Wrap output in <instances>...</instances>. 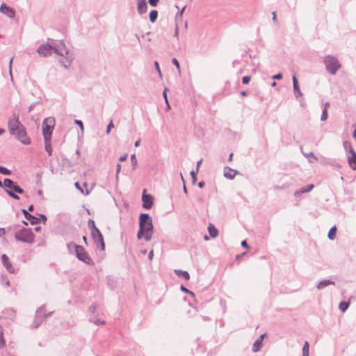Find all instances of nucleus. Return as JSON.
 I'll return each instance as SVG.
<instances>
[{"mask_svg":"<svg viewBox=\"0 0 356 356\" xmlns=\"http://www.w3.org/2000/svg\"><path fill=\"white\" fill-rule=\"evenodd\" d=\"M131 165L133 166V169L134 170L137 165V160L136 158V155L134 154L131 155Z\"/></svg>","mask_w":356,"mask_h":356,"instance_id":"e433bc0d","label":"nucleus"},{"mask_svg":"<svg viewBox=\"0 0 356 356\" xmlns=\"http://www.w3.org/2000/svg\"><path fill=\"white\" fill-rule=\"evenodd\" d=\"M180 289H181V291H184L185 293H189V294H191L193 296H194V293L192 291H191L188 289H187L184 285H181Z\"/></svg>","mask_w":356,"mask_h":356,"instance_id":"49530a36","label":"nucleus"},{"mask_svg":"<svg viewBox=\"0 0 356 356\" xmlns=\"http://www.w3.org/2000/svg\"><path fill=\"white\" fill-rule=\"evenodd\" d=\"M343 147H344L345 150L348 153H350L353 151H355L352 147L350 142L347 141V140L343 142Z\"/></svg>","mask_w":356,"mask_h":356,"instance_id":"2f4dec72","label":"nucleus"},{"mask_svg":"<svg viewBox=\"0 0 356 356\" xmlns=\"http://www.w3.org/2000/svg\"><path fill=\"white\" fill-rule=\"evenodd\" d=\"M88 225L91 232L94 231L95 228H97L95 225V221L92 219L88 220Z\"/></svg>","mask_w":356,"mask_h":356,"instance_id":"f704fd0d","label":"nucleus"},{"mask_svg":"<svg viewBox=\"0 0 356 356\" xmlns=\"http://www.w3.org/2000/svg\"><path fill=\"white\" fill-rule=\"evenodd\" d=\"M45 312V305H43L36 310L35 319L31 325L33 328H37L44 321L43 312Z\"/></svg>","mask_w":356,"mask_h":356,"instance_id":"9b49d317","label":"nucleus"},{"mask_svg":"<svg viewBox=\"0 0 356 356\" xmlns=\"http://www.w3.org/2000/svg\"><path fill=\"white\" fill-rule=\"evenodd\" d=\"M74 185H75V187L77 189H79L82 193H84L83 189L80 186L79 182H76Z\"/></svg>","mask_w":356,"mask_h":356,"instance_id":"680f3d73","label":"nucleus"},{"mask_svg":"<svg viewBox=\"0 0 356 356\" xmlns=\"http://www.w3.org/2000/svg\"><path fill=\"white\" fill-rule=\"evenodd\" d=\"M272 15H273V21L275 23H277V17H276L275 12H273Z\"/></svg>","mask_w":356,"mask_h":356,"instance_id":"338daca9","label":"nucleus"},{"mask_svg":"<svg viewBox=\"0 0 356 356\" xmlns=\"http://www.w3.org/2000/svg\"><path fill=\"white\" fill-rule=\"evenodd\" d=\"M91 236L95 243L102 241L104 239L103 235L98 228H95L94 231L91 232Z\"/></svg>","mask_w":356,"mask_h":356,"instance_id":"4be33fe9","label":"nucleus"},{"mask_svg":"<svg viewBox=\"0 0 356 356\" xmlns=\"http://www.w3.org/2000/svg\"><path fill=\"white\" fill-rule=\"evenodd\" d=\"M292 80H293V91H294L295 97L296 98L302 97V93L300 89L298 79L295 75L293 76Z\"/></svg>","mask_w":356,"mask_h":356,"instance_id":"6ab92c4d","label":"nucleus"},{"mask_svg":"<svg viewBox=\"0 0 356 356\" xmlns=\"http://www.w3.org/2000/svg\"><path fill=\"white\" fill-rule=\"evenodd\" d=\"M314 187V184H309L306 187L301 188L300 190L296 191L294 195L298 197L300 194L311 191Z\"/></svg>","mask_w":356,"mask_h":356,"instance_id":"b1692460","label":"nucleus"},{"mask_svg":"<svg viewBox=\"0 0 356 356\" xmlns=\"http://www.w3.org/2000/svg\"><path fill=\"white\" fill-rule=\"evenodd\" d=\"M97 310V305L95 303L92 304L88 308L89 312V321L93 323L96 325H103L105 323L104 321L100 320L95 314Z\"/></svg>","mask_w":356,"mask_h":356,"instance_id":"f8f14e48","label":"nucleus"},{"mask_svg":"<svg viewBox=\"0 0 356 356\" xmlns=\"http://www.w3.org/2000/svg\"><path fill=\"white\" fill-rule=\"evenodd\" d=\"M79 245H77L73 242H70L67 245V250L70 254H74L77 249L79 250Z\"/></svg>","mask_w":356,"mask_h":356,"instance_id":"bb28decb","label":"nucleus"},{"mask_svg":"<svg viewBox=\"0 0 356 356\" xmlns=\"http://www.w3.org/2000/svg\"><path fill=\"white\" fill-rule=\"evenodd\" d=\"M147 10L146 0H138L137 2V11L139 15L145 14Z\"/></svg>","mask_w":356,"mask_h":356,"instance_id":"a211bd4d","label":"nucleus"},{"mask_svg":"<svg viewBox=\"0 0 356 356\" xmlns=\"http://www.w3.org/2000/svg\"><path fill=\"white\" fill-rule=\"evenodd\" d=\"M121 170V165L120 163H118L116 165V179L118 178V174Z\"/></svg>","mask_w":356,"mask_h":356,"instance_id":"6e6d98bb","label":"nucleus"},{"mask_svg":"<svg viewBox=\"0 0 356 356\" xmlns=\"http://www.w3.org/2000/svg\"><path fill=\"white\" fill-rule=\"evenodd\" d=\"M167 91H168V88H165L164 89L163 92V97L165 99V102L166 104H168V97H167Z\"/></svg>","mask_w":356,"mask_h":356,"instance_id":"864d4df0","label":"nucleus"},{"mask_svg":"<svg viewBox=\"0 0 356 356\" xmlns=\"http://www.w3.org/2000/svg\"><path fill=\"white\" fill-rule=\"evenodd\" d=\"M272 79H277V80L282 79V74L281 73H278V74L273 76Z\"/></svg>","mask_w":356,"mask_h":356,"instance_id":"5fc2aeb1","label":"nucleus"},{"mask_svg":"<svg viewBox=\"0 0 356 356\" xmlns=\"http://www.w3.org/2000/svg\"><path fill=\"white\" fill-rule=\"evenodd\" d=\"M74 123L77 124L82 131L83 130V124L81 120H75Z\"/></svg>","mask_w":356,"mask_h":356,"instance_id":"de8ad7c7","label":"nucleus"},{"mask_svg":"<svg viewBox=\"0 0 356 356\" xmlns=\"http://www.w3.org/2000/svg\"><path fill=\"white\" fill-rule=\"evenodd\" d=\"M60 49L63 52V56L58 60L59 63L65 68L67 69L71 65L74 56L73 53L69 50L63 40L60 41Z\"/></svg>","mask_w":356,"mask_h":356,"instance_id":"20e7f679","label":"nucleus"},{"mask_svg":"<svg viewBox=\"0 0 356 356\" xmlns=\"http://www.w3.org/2000/svg\"><path fill=\"white\" fill-rule=\"evenodd\" d=\"M2 264L3 266L6 268V270L10 273H13L15 272V269L12 265V264L9 261V258L6 254H3L1 255Z\"/></svg>","mask_w":356,"mask_h":356,"instance_id":"2eb2a0df","label":"nucleus"},{"mask_svg":"<svg viewBox=\"0 0 356 356\" xmlns=\"http://www.w3.org/2000/svg\"><path fill=\"white\" fill-rule=\"evenodd\" d=\"M175 273L179 277H183L185 280L190 279V275L187 271L176 269Z\"/></svg>","mask_w":356,"mask_h":356,"instance_id":"a878e982","label":"nucleus"},{"mask_svg":"<svg viewBox=\"0 0 356 356\" xmlns=\"http://www.w3.org/2000/svg\"><path fill=\"white\" fill-rule=\"evenodd\" d=\"M178 34H179V26H178L177 24H176L174 36L177 38Z\"/></svg>","mask_w":356,"mask_h":356,"instance_id":"0e129e2a","label":"nucleus"},{"mask_svg":"<svg viewBox=\"0 0 356 356\" xmlns=\"http://www.w3.org/2000/svg\"><path fill=\"white\" fill-rule=\"evenodd\" d=\"M154 66H155V68H156V71L159 74V76H161V70H160V67H159V63L157 61H154Z\"/></svg>","mask_w":356,"mask_h":356,"instance_id":"603ef678","label":"nucleus"},{"mask_svg":"<svg viewBox=\"0 0 356 356\" xmlns=\"http://www.w3.org/2000/svg\"><path fill=\"white\" fill-rule=\"evenodd\" d=\"M327 119V111H326V108H324L322 111V115L321 117V121H325Z\"/></svg>","mask_w":356,"mask_h":356,"instance_id":"4c0bfd02","label":"nucleus"},{"mask_svg":"<svg viewBox=\"0 0 356 356\" xmlns=\"http://www.w3.org/2000/svg\"><path fill=\"white\" fill-rule=\"evenodd\" d=\"M197 172H195L194 170H192L191 172V178H192V181H193V183H195L196 181V173Z\"/></svg>","mask_w":356,"mask_h":356,"instance_id":"3c124183","label":"nucleus"},{"mask_svg":"<svg viewBox=\"0 0 356 356\" xmlns=\"http://www.w3.org/2000/svg\"><path fill=\"white\" fill-rule=\"evenodd\" d=\"M60 42L57 45H53L49 43L41 44L38 48L37 52L41 56H47L50 55L51 51L54 50L56 54L59 56H63V52L60 49Z\"/></svg>","mask_w":356,"mask_h":356,"instance_id":"423d86ee","label":"nucleus"},{"mask_svg":"<svg viewBox=\"0 0 356 356\" xmlns=\"http://www.w3.org/2000/svg\"><path fill=\"white\" fill-rule=\"evenodd\" d=\"M208 232L211 238H216L218 235V230L212 223H209L208 226Z\"/></svg>","mask_w":356,"mask_h":356,"instance_id":"393cba45","label":"nucleus"},{"mask_svg":"<svg viewBox=\"0 0 356 356\" xmlns=\"http://www.w3.org/2000/svg\"><path fill=\"white\" fill-rule=\"evenodd\" d=\"M6 234V229L4 228H0V237Z\"/></svg>","mask_w":356,"mask_h":356,"instance_id":"774afa93","label":"nucleus"},{"mask_svg":"<svg viewBox=\"0 0 356 356\" xmlns=\"http://www.w3.org/2000/svg\"><path fill=\"white\" fill-rule=\"evenodd\" d=\"M22 212L23 213L25 218L29 220L31 225H36L40 222V219L29 213L27 210L22 209Z\"/></svg>","mask_w":356,"mask_h":356,"instance_id":"dca6fc26","label":"nucleus"},{"mask_svg":"<svg viewBox=\"0 0 356 356\" xmlns=\"http://www.w3.org/2000/svg\"><path fill=\"white\" fill-rule=\"evenodd\" d=\"M55 119L53 117L45 118L42 122V135L44 140L47 139H51L52 131L54 128Z\"/></svg>","mask_w":356,"mask_h":356,"instance_id":"0eeeda50","label":"nucleus"},{"mask_svg":"<svg viewBox=\"0 0 356 356\" xmlns=\"http://www.w3.org/2000/svg\"><path fill=\"white\" fill-rule=\"evenodd\" d=\"M0 12L11 19L14 18L15 16V10L13 8L8 6L4 3H3L0 6Z\"/></svg>","mask_w":356,"mask_h":356,"instance_id":"ddd939ff","label":"nucleus"},{"mask_svg":"<svg viewBox=\"0 0 356 356\" xmlns=\"http://www.w3.org/2000/svg\"><path fill=\"white\" fill-rule=\"evenodd\" d=\"M53 313H54V312H50L49 313H46V311L44 312H43V316H44V320L46 318H47L48 317L51 316Z\"/></svg>","mask_w":356,"mask_h":356,"instance_id":"bf43d9fd","label":"nucleus"},{"mask_svg":"<svg viewBox=\"0 0 356 356\" xmlns=\"http://www.w3.org/2000/svg\"><path fill=\"white\" fill-rule=\"evenodd\" d=\"M145 231L144 229L139 228V230L137 234V238L141 239L143 237L145 238Z\"/></svg>","mask_w":356,"mask_h":356,"instance_id":"58836bf2","label":"nucleus"},{"mask_svg":"<svg viewBox=\"0 0 356 356\" xmlns=\"http://www.w3.org/2000/svg\"><path fill=\"white\" fill-rule=\"evenodd\" d=\"M180 176H181V178L182 181H183V185H184V193H185V194H187L188 191H187V188H186V187L185 181H184V178H183V176H182L181 173L180 174Z\"/></svg>","mask_w":356,"mask_h":356,"instance_id":"4d7b16f0","label":"nucleus"},{"mask_svg":"<svg viewBox=\"0 0 356 356\" xmlns=\"http://www.w3.org/2000/svg\"><path fill=\"white\" fill-rule=\"evenodd\" d=\"M349 305H350V303L348 302L341 301L339 303V308L341 312H344L347 310Z\"/></svg>","mask_w":356,"mask_h":356,"instance_id":"7c9ffc66","label":"nucleus"},{"mask_svg":"<svg viewBox=\"0 0 356 356\" xmlns=\"http://www.w3.org/2000/svg\"><path fill=\"white\" fill-rule=\"evenodd\" d=\"M185 8H186V6H184V7L181 9V10L179 11V12L177 13V15H176V16H175V20H176V22H177V21H178V19H179V18H181V17H182V15H183V13H184V10Z\"/></svg>","mask_w":356,"mask_h":356,"instance_id":"37998d69","label":"nucleus"},{"mask_svg":"<svg viewBox=\"0 0 356 356\" xmlns=\"http://www.w3.org/2000/svg\"><path fill=\"white\" fill-rule=\"evenodd\" d=\"M238 171L236 170H233L230 168L229 167H225L224 169V176L225 177L229 179H233L236 175L238 174Z\"/></svg>","mask_w":356,"mask_h":356,"instance_id":"412c9836","label":"nucleus"},{"mask_svg":"<svg viewBox=\"0 0 356 356\" xmlns=\"http://www.w3.org/2000/svg\"><path fill=\"white\" fill-rule=\"evenodd\" d=\"M149 21L152 23H154L158 17V11L156 10H151L149 13Z\"/></svg>","mask_w":356,"mask_h":356,"instance_id":"cd10ccee","label":"nucleus"},{"mask_svg":"<svg viewBox=\"0 0 356 356\" xmlns=\"http://www.w3.org/2000/svg\"><path fill=\"white\" fill-rule=\"evenodd\" d=\"M349 154L350 155L348 156V164L352 170H356V152L353 151Z\"/></svg>","mask_w":356,"mask_h":356,"instance_id":"aec40b11","label":"nucleus"},{"mask_svg":"<svg viewBox=\"0 0 356 356\" xmlns=\"http://www.w3.org/2000/svg\"><path fill=\"white\" fill-rule=\"evenodd\" d=\"M139 228L145 231V240H151L153 234L152 219L148 213H141L139 216Z\"/></svg>","mask_w":356,"mask_h":356,"instance_id":"f257e3e1","label":"nucleus"},{"mask_svg":"<svg viewBox=\"0 0 356 356\" xmlns=\"http://www.w3.org/2000/svg\"><path fill=\"white\" fill-rule=\"evenodd\" d=\"M323 63L326 70L332 75H334L341 67V64L338 59L331 55L325 56L323 58Z\"/></svg>","mask_w":356,"mask_h":356,"instance_id":"39448f33","label":"nucleus"},{"mask_svg":"<svg viewBox=\"0 0 356 356\" xmlns=\"http://www.w3.org/2000/svg\"><path fill=\"white\" fill-rule=\"evenodd\" d=\"M172 63L173 65H175L176 66V68L177 69L178 72L180 73V72H181L180 65H179V61L177 60V59L175 58H173L172 59Z\"/></svg>","mask_w":356,"mask_h":356,"instance_id":"ea45409f","label":"nucleus"},{"mask_svg":"<svg viewBox=\"0 0 356 356\" xmlns=\"http://www.w3.org/2000/svg\"><path fill=\"white\" fill-rule=\"evenodd\" d=\"M5 346V340L3 339V334L2 331H0V348H3Z\"/></svg>","mask_w":356,"mask_h":356,"instance_id":"a19ab883","label":"nucleus"},{"mask_svg":"<svg viewBox=\"0 0 356 356\" xmlns=\"http://www.w3.org/2000/svg\"><path fill=\"white\" fill-rule=\"evenodd\" d=\"M38 218L40 219V220H42L44 223V222H46V220H47V217H46V216H45V215H44V214H40V215H39V218Z\"/></svg>","mask_w":356,"mask_h":356,"instance_id":"13d9d810","label":"nucleus"},{"mask_svg":"<svg viewBox=\"0 0 356 356\" xmlns=\"http://www.w3.org/2000/svg\"><path fill=\"white\" fill-rule=\"evenodd\" d=\"M153 256H154V252L153 250H151L149 252V254H148V259L149 260H152V258H153Z\"/></svg>","mask_w":356,"mask_h":356,"instance_id":"69168bd1","label":"nucleus"},{"mask_svg":"<svg viewBox=\"0 0 356 356\" xmlns=\"http://www.w3.org/2000/svg\"><path fill=\"white\" fill-rule=\"evenodd\" d=\"M44 147L46 152L48 153L49 156L52 154V148L51 145V139H47V140H44Z\"/></svg>","mask_w":356,"mask_h":356,"instance_id":"c85d7f7f","label":"nucleus"},{"mask_svg":"<svg viewBox=\"0 0 356 356\" xmlns=\"http://www.w3.org/2000/svg\"><path fill=\"white\" fill-rule=\"evenodd\" d=\"M241 246L245 248H249V245L245 240H243L241 242Z\"/></svg>","mask_w":356,"mask_h":356,"instance_id":"e2e57ef3","label":"nucleus"},{"mask_svg":"<svg viewBox=\"0 0 356 356\" xmlns=\"http://www.w3.org/2000/svg\"><path fill=\"white\" fill-rule=\"evenodd\" d=\"M4 188L6 193L10 197L17 200H19V197L14 192L19 194H23L24 193L23 188L18 186L16 182L8 178L4 179Z\"/></svg>","mask_w":356,"mask_h":356,"instance_id":"f03ea898","label":"nucleus"},{"mask_svg":"<svg viewBox=\"0 0 356 356\" xmlns=\"http://www.w3.org/2000/svg\"><path fill=\"white\" fill-rule=\"evenodd\" d=\"M15 238L17 241L33 244L35 235L31 228L22 227L15 233Z\"/></svg>","mask_w":356,"mask_h":356,"instance_id":"7ed1b4c3","label":"nucleus"},{"mask_svg":"<svg viewBox=\"0 0 356 356\" xmlns=\"http://www.w3.org/2000/svg\"><path fill=\"white\" fill-rule=\"evenodd\" d=\"M127 156L128 155L127 154H124V155H122L120 158H119V161L122 162V161H124L127 160Z\"/></svg>","mask_w":356,"mask_h":356,"instance_id":"052dcab7","label":"nucleus"},{"mask_svg":"<svg viewBox=\"0 0 356 356\" xmlns=\"http://www.w3.org/2000/svg\"><path fill=\"white\" fill-rule=\"evenodd\" d=\"M21 126H24L19 120V115L13 113L12 117L9 118L8 122V127L10 134H15Z\"/></svg>","mask_w":356,"mask_h":356,"instance_id":"6e6552de","label":"nucleus"},{"mask_svg":"<svg viewBox=\"0 0 356 356\" xmlns=\"http://www.w3.org/2000/svg\"><path fill=\"white\" fill-rule=\"evenodd\" d=\"M113 127H114L113 123V122H112V121H111V122H109V124H108V126H107V128H106V134H109V133H110V131H111V129L112 128H113Z\"/></svg>","mask_w":356,"mask_h":356,"instance_id":"8fccbe9b","label":"nucleus"},{"mask_svg":"<svg viewBox=\"0 0 356 356\" xmlns=\"http://www.w3.org/2000/svg\"><path fill=\"white\" fill-rule=\"evenodd\" d=\"M20 227V225L19 224H15V225H10L8 227H7V230L8 232L10 231H17L19 230L18 229Z\"/></svg>","mask_w":356,"mask_h":356,"instance_id":"c9c22d12","label":"nucleus"},{"mask_svg":"<svg viewBox=\"0 0 356 356\" xmlns=\"http://www.w3.org/2000/svg\"><path fill=\"white\" fill-rule=\"evenodd\" d=\"M309 344L307 341H305L302 347V356H309Z\"/></svg>","mask_w":356,"mask_h":356,"instance_id":"473e14b6","label":"nucleus"},{"mask_svg":"<svg viewBox=\"0 0 356 356\" xmlns=\"http://www.w3.org/2000/svg\"><path fill=\"white\" fill-rule=\"evenodd\" d=\"M0 174H2L3 175H11V171L6 168L4 166H0Z\"/></svg>","mask_w":356,"mask_h":356,"instance_id":"72a5a7b5","label":"nucleus"},{"mask_svg":"<svg viewBox=\"0 0 356 356\" xmlns=\"http://www.w3.org/2000/svg\"><path fill=\"white\" fill-rule=\"evenodd\" d=\"M97 246H99L101 250L104 251L105 250V243L104 239L102 241H99L96 243Z\"/></svg>","mask_w":356,"mask_h":356,"instance_id":"a18cd8bd","label":"nucleus"},{"mask_svg":"<svg viewBox=\"0 0 356 356\" xmlns=\"http://www.w3.org/2000/svg\"><path fill=\"white\" fill-rule=\"evenodd\" d=\"M74 254L80 261L88 265L94 266V261L83 246L80 245L79 250L77 249Z\"/></svg>","mask_w":356,"mask_h":356,"instance_id":"1a4fd4ad","label":"nucleus"},{"mask_svg":"<svg viewBox=\"0 0 356 356\" xmlns=\"http://www.w3.org/2000/svg\"><path fill=\"white\" fill-rule=\"evenodd\" d=\"M302 154H304V156L307 158H309V157H312V159H314V160L317 161L318 160V158L314 154L313 152H310L309 153H303Z\"/></svg>","mask_w":356,"mask_h":356,"instance_id":"79ce46f5","label":"nucleus"},{"mask_svg":"<svg viewBox=\"0 0 356 356\" xmlns=\"http://www.w3.org/2000/svg\"><path fill=\"white\" fill-rule=\"evenodd\" d=\"M143 207L145 209H149L153 205L154 198L152 195L143 194L142 196Z\"/></svg>","mask_w":356,"mask_h":356,"instance_id":"4468645a","label":"nucleus"},{"mask_svg":"<svg viewBox=\"0 0 356 356\" xmlns=\"http://www.w3.org/2000/svg\"><path fill=\"white\" fill-rule=\"evenodd\" d=\"M250 80H251V77L250 76H245L242 78V83L243 84H248V83H249Z\"/></svg>","mask_w":356,"mask_h":356,"instance_id":"c03bdc74","label":"nucleus"},{"mask_svg":"<svg viewBox=\"0 0 356 356\" xmlns=\"http://www.w3.org/2000/svg\"><path fill=\"white\" fill-rule=\"evenodd\" d=\"M159 0H148V3L151 6L155 7L157 6Z\"/></svg>","mask_w":356,"mask_h":356,"instance_id":"09e8293b","label":"nucleus"},{"mask_svg":"<svg viewBox=\"0 0 356 356\" xmlns=\"http://www.w3.org/2000/svg\"><path fill=\"white\" fill-rule=\"evenodd\" d=\"M266 334H262L260 337L254 342L252 346V352L257 353L259 352L262 346V341L264 338L266 337Z\"/></svg>","mask_w":356,"mask_h":356,"instance_id":"f3484780","label":"nucleus"},{"mask_svg":"<svg viewBox=\"0 0 356 356\" xmlns=\"http://www.w3.org/2000/svg\"><path fill=\"white\" fill-rule=\"evenodd\" d=\"M329 285H335V282L330 280H323L318 283L316 288L317 289L321 290Z\"/></svg>","mask_w":356,"mask_h":356,"instance_id":"5701e85b","label":"nucleus"},{"mask_svg":"<svg viewBox=\"0 0 356 356\" xmlns=\"http://www.w3.org/2000/svg\"><path fill=\"white\" fill-rule=\"evenodd\" d=\"M13 135L24 145H29L31 143V138L27 136L24 126H21L19 129L15 131V134Z\"/></svg>","mask_w":356,"mask_h":356,"instance_id":"9d476101","label":"nucleus"},{"mask_svg":"<svg viewBox=\"0 0 356 356\" xmlns=\"http://www.w3.org/2000/svg\"><path fill=\"white\" fill-rule=\"evenodd\" d=\"M336 233H337V227L336 226H333L332 227L330 228L329 232H328V238L330 239V240H334L336 237Z\"/></svg>","mask_w":356,"mask_h":356,"instance_id":"c756f323","label":"nucleus"}]
</instances>
